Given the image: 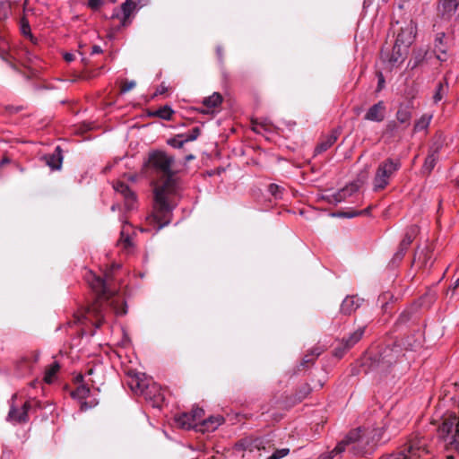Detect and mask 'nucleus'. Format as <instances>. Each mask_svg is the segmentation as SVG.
I'll return each instance as SVG.
<instances>
[{
	"mask_svg": "<svg viewBox=\"0 0 459 459\" xmlns=\"http://www.w3.org/2000/svg\"><path fill=\"white\" fill-rule=\"evenodd\" d=\"M174 163V157L162 151L151 152L145 163L154 186V209L147 217V221L157 230L167 226L171 220L173 205L170 197L176 194L178 187Z\"/></svg>",
	"mask_w": 459,
	"mask_h": 459,
	"instance_id": "1",
	"label": "nucleus"
},
{
	"mask_svg": "<svg viewBox=\"0 0 459 459\" xmlns=\"http://www.w3.org/2000/svg\"><path fill=\"white\" fill-rule=\"evenodd\" d=\"M110 273H105V279L97 276L92 272L87 273L85 280L90 288L98 295L97 299L86 310L84 315L75 314L73 324L82 323L86 319L92 322L96 328H100L104 322V302L103 299H108L113 293L108 290V281L110 279ZM70 325L72 322L68 323Z\"/></svg>",
	"mask_w": 459,
	"mask_h": 459,
	"instance_id": "2",
	"label": "nucleus"
},
{
	"mask_svg": "<svg viewBox=\"0 0 459 459\" xmlns=\"http://www.w3.org/2000/svg\"><path fill=\"white\" fill-rule=\"evenodd\" d=\"M382 429H374L367 435L360 428L351 430L345 437V442L354 444L352 449L361 455L370 453L381 439Z\"/></svg>",
	"mask_w": 459,
	"mask_h": 459,
	"instance_id": "3",
	"label": "nucleus"
},
{
	"mask_svg": "<svg viewBox=\"0 0 459 459\" xmlns=\"http://www.w3.org/2000/svg\"><path fill=\"white\" fill-rule=\"evenodd\" d=\"M128 385L135 394H142L145 399L152 401L153 406H160L164 401L160 388L143 374L134 373V375H130Z\"/></svg>",
	"mask_w": 459,
	"mask_h": 459,
	"instance_id": "4",
	"label": "nucleus"
},
{
	"mask_svg": "<svg viewBox=\"0 0 459 459\" xmlns=\"http://www.w3.org/2000/svg\"><path fill=\"white\" fill-rule=\"evenodd\" d=\"M426 446V440L423 437H415L410 439L401 451L385 455L379 459H430Z\"/></svg>",
	"mask_w": 459,
	"mask_h": 459,
	"instance_id": "5",
	"label": "nucleus"
},
{
	"mask_svg": "<svg viewBox=\"0 0 459 459\" xmlns=\"http://www.w3.org/2000/svg\"><path fill=\"white\" fill-rule=\"evenodd\" d=\"M399 159L388 158L380 162L377 168L373 179V191L378 192L385 189L390 183L391 178L401 169Z\"/></svg>",
	"mask_w": 459,
	"mask_h": 459,
	"instance_id": "6",
	"label": "nucleus"
},
{
	"mask_svg": "<svg viewBox=\"0 0 459 459\" xmlns=\"http://www.w3.org/2000/svg\"><path fill=\"white\" fill-rule=\"evenodd\" d=\"M204 411L202 408H194L190 412H184L175 417V421L178 427L185 429L202 427Z\"/></svg>",
	"mask_w": 459,
	"mask_h": 459,
	"instance_id": "7",
	"label": "nucleus"
},
{
	"mask_svg": "<svg viewBox=\"0 0 459 459\" xmlns=\"http://www.w3.org/2000/svg\"><path fill=\"white\" fill-rule=\"evenodd\" d=\"M419 232H420V230L417 225H411L406 229L404 237L403 238V239L401 240V242L399 244L398 250L394 255V256L391 260V264L394 266L397 265L403 260L409 247L411 246V244L412 243L414 238L417 237Z\"/></svg>",
	"mask_w": 459,
	"mask_h": 459,
	"instance_id": "8",
	"label": "nucleus"
},
{
	"mask_svg": "<svg viewBox=\"0 0 459 459\" xmlns=\"http://www.w3.org/2000/svg\"><path fill=\"white\" fill-rule=\"evenodd\" d=\"M16 398L14 394L12 398V404L10 411L7 415V420L14 423H25L28 421V411L31 408L30 401L25 402L21 408H17L13 404V401Z\"/></svg>",
	"mask_w": 459,
	"mask_h": 459,
	"instance_id": "9",
	"label": "nucleus"
},
{
	"mask_svg": "<svg viewBox=\"0 0 459 459\" xmlns=\"http://www.w3.org/2000/svg\"><path fill=\"white\" fill-rule=\"evenodd\" d=\"M365 332V326L359 327L351 333L348 338H343L341 342V346L335 348L334 355L341 358L348 350L353 347L362 338Z\"/></svg>",
	"mask_w": 459,
	"mask_h": 459,
	"instance_id": "10",
	"label": "nucleus"
},
{
	"mask_svg": "<svg viewBox=\"0 0 459 459\" xmlns=\"http://www.w3.org/2000/svg\"><path fill=\"white\" fill-rule=\"evenodd\" d=\"M407 53L408 48L395 42L391 53L382 50L381 57L384 61H387L392 66H394L403 62Z\"/></svg>",
	"mask_w": 459,
	"mask_h": 459,
	"instance_id": "11",
	"label": "nucleus"
},
{
	"mask_svg": "<svg viewBox=\"0 0 459 459\" xmlns=\"http://www.w3.org/2000/svg\"><path fill=\"white\" fill-rule=\"evenodd\" d=\"M223 98L221 93L213 92L211 96L206 97L203 100V107L196 108V110L202 114H213L215 108H219L222 103Z\"/></svg>",
	"mask_w": 459,
	"mask_h": 459,
	"instance_id": "12",
	"label": "nucleus"
},
{
	"mask_svg": "<svg viewBox=\"0 0 459 459\" xmlns=\"http://www.w3.org/2000/svg\"><path fill=\"white\" fill-rule=\"evenodd\" d=\"M136 7V4L133 0H126L121 5V22L113 26L115 31L119 30L121 28L127 27L131 24V15Z\"/></svg>",
	"mask_w": 459,
	"mask_h": 459,
	"instance_id": "13",
	"label": "nucleus"
},
{
	"mask_svg": "<svg viewBox=\"0 0 459 459\" xmlns=\"http://www.w3.org/2000/svg\"><path fill=\"white\" fill-rule=\"evenodd\" d=\"M386 107L383 100L372 105L364 116L365 120L380 123L385 120Z\"/></svg>",
	"mask_w": 459,
	"mask_h": 459,
	"instance_id": "14",
	"label": "nucleus"
},
{
	"mask_svg": "<svg viewBox=\"0 0 459 459\" xmlns=\"http://www.w3.org/2000/svg\"><path fill=\"white\" fill-rule=\"evenodd\" d=\"M113 188L116 193L119 194L125 201V205L131 209L136 200L135 194L129 188L127 185L121 181H117L113 184Z\"/></svg>",
	"mask_w": 459,
	"mask_h": 459,
	"instance_id": "15",
	"label": "nucleus"
},
{
	"mask_svg": "<svg viewBox=\"0 0 459 459\" xmlns=\"http://www.w3.org/2000/svg\"><path fill=\"white\" fill-rule=\"evenodd\" d=\"M415 26L411 22L404 28H401L397 35L396 43H400L403 47L409 48L415 38Z\"/></svg>",
	"mask_w": 459,
	"mask_h": 459,
	"instance_id": "16",
	"label": "nucleus"
},
{
	"mask_svg": "<svg viewBox=\"0 0 459 459\" xmlns=\"http://www.w3.org/2000/svg\"><path fill=\"white\" fill-rule=\"evenodd\" d=\"M60 146H56L52 153L46 154L42 157L46 164L52 169H60L63 162V154Z\"/></svg>",
	"mask_w": 459,
	"mask_h": 459,
	"instance_id": "17",
	"label": "nucleus"
},
{
	"mask_svg": "<svg viewBox=\"0 0 459 459\" xmlns=\"http://www.w3.org/2000/svg\"><path fill=\"white\" fill-rule=\"evenodd\" d=\"M396 122H398L403 128H407L411 125L412 117V105H400L395 115Z\"/></svg>",
	"mask_w": 459,
	"mask_h": 459,
	"instance_id": "18",
	"label": "nucleus"
},
{
	"mask_svg": "<svg viewBox=\"0 0 459 459\" xmlns=\"http://www.w3.org/2000/svg\"><path fill=\"white\" fill-rule=\"evenodd\" d=\"M117 246L127 253L131 252L133 249L134 244L132 242L130 225H123L120 232V238L117 241Z\"/></svg>",
	"mask_w": 459,
	"mask_h": 459,
	"instance_id": "19",
	"label": "nucleus"
},
{
	"mask_svg": "<svg viewBox=\"0 0 459 459\" xmlns=\"http://www.w3.org/2000/svg\"><path fill=\"white\" fill-rule=\"evenodd\" d=\"M325 351V348L323 346L316 345L307 351L304 355L300 367L303 368H307L311 367L316 359Z\"/></svg>",
	"mask_w": 459,
	"mask_h": 459,
	"instance_id": "20",
	"label": "nucleus"
},
{
	"mask_svg": "<svg viewBox=\"0 0 459 459\" xmlns=\"http://www.w3.org/2000/svg\"><path fill=\"white\" fill-rule=\"evenodd\" d=\"M459 0H439L438 12L443 17L450 18L457 10Z\"/></svg>",
	"mask_w": 459,
	"mask_h": 459,
	"instance_id": "21",
	"label": "nucleus"
},
{
	"mask_svg": "<svg viewBox=\"0 0 459 459\" xmlns=\"http://www.w3.org/2000/svg\"><path fill=\"white\" fill-rule=\"evenodd\" d=\"M360 304L361 299L357 296H347L341 305V313L351 315L360 307Z\"/></svg>",
	"mask_w": 459,
	"mask_h": 459,
	"instance_id": "22",
	"label": "nucleus"
},
{
	"mask_svg": "<svg viewBox=\"0 0 459 459\" xmlns=\"http://www.w3.org/2000/svg\"><path fill=\"white\" fill-rule=\"evenodd\" d=\"M338 133L336 131H332L328 135L325 136L321 142L316 145L315 149L316 154H320L325 151H327L330 147H332L338 139Z\"/></svg>",
	"mask_w": 459,
	"mask_h": 459,
	"instance_id": "23",
	"label": "nucleus"
},
{
	"mask_svg": "<svg viewBox=\"0 0 459 459\" xmlns=\"http://www.w3.org/2000/svg\"><path fill=\"white\" fill-rule=\"evenodd\" d=\"M445 39V33H438L437 34L436 39H435V46H434V51L437 55V59L440 61H446V44L444 42Z\"/></svg>",
	"mask_w": 459,
	"mask_h": 459,
	"instance_id": "24",
	"label": "nucleus"
},
{
	"mask_svg": "<svg viewBox=\"0 0 459 459\" xmlns=\"http://www.w3.org/2000/svg\"><path fill=\"white\" fill-rule=\"evenodd\" d=\"M224 422V419L221 416H211L208 419L204 420L202 421V427L200 428L201 431H213L220 425Z\"/></svg>",
	"mask_w": 459,
	"mask_h": 459,
	"instance_id": "25",
	"label": "nucleus"
},
{
	"mask_svg": "<svg viewBox=\"0 0 459 459\" xmlns=\"http://www.w3.org/2000/svg\"><path fill=\"white\" fill-rule=\"evenodd\" d=\"M174 113L175 112H174V110L172 109V108L170 106L165 105L163 107H160V108H158L155 111L150 112L149 116L150 117H160L161 119L169 121V120L172 119V117H173Z\"/></svg>",
	"mask_w": 459,
	"mask_h": 459,
	"instance_id": "26",
	"label": "nucleus"
},
{
	"mask_svg": "<svg viewBox=\"0 0 459 459\" xmlns=\"http://www.w3.org/2000/svg\"><path fill=\"white\" fill-rule=\"evenodd\" d=\"M400 126L401 125L395 120L389 121L385 126L384 134L389 137H401L402 132Z\"/></svg>",
	"mask_w": 459,
	"mask_h": 459,
	"instance_id": "27",
	"label": "nucleus"
},
{
	"mask_svg": "<svg viewBox=\"0 0 459 459\" xmlns=\"http://www.w3.org/2000/svg\"><path fill=\"white\" fill-rule=\"evenodd\" d=\"M431 119H432L431 114H423L419 119H417L415 121L414 126H413V132L417 133V132L426 130L429 127Z\"/></svg>",
	"mask_w": 459,
	"mask_h": 459,
	"instance_id": "28",
	"label": "nucleus"
},
{
	"mask_svg": "<svg viewBox=\"0 0 459 459\" xmlns=\"http://www.w3.org/2000/svg\"><path fill=\"white\" fill-rule=\"evenodd\" d=\"M437 159H438V156H437V152L436 151L430 152L425 159V161H424V164L422 167L423 173L429 174L432 171V169H434V167L436 166Z\"/></svg>",
	"mask_w": 459,
	"mask_h": 459,
	"instance_id": "29",
	"label": "nucleus"
},
{
	"mask_svg": "<svg viewBox=\"0 0 459 459\" xmlns=\"http://www.w3.org/2000/svg\"><path fill=\"white\" fill-rule=\"evenodd\" d=\"M60 369V365L57 361H54L45 371L44 381L47 384H52L56 379V374Z\"/></svg>",
	"mask_w": 459,
	"mask_h": 459,
	"instance_id": "30",
	"label": "nucleus"
},
{
	"mask_svg": "<svg viewBox=\"0 0 459 459\" xmlns=\"http://www.w3.org/2000/svg\"><path fill=\"white\" fill-rule=\"evenodd\" d=\"M359 186L357 184H351L347 186L346 187L342 188L341 191H339L335 195V200L337 202H342L344 200L348 195H351L352 193L358 191Z\"/></svg>",
	"mask_w": 459,
	"mask_h": 459,
	"instance_id": "31",
	"label": "nucleus"
},
{
	"mask_svg": "<svg viewBox=\"0 0 459 459\" xmlns=\"http://www.w3.org/2000/svg\"><path fill=\"white\" fill-rule=\"evenodd\" d=\"M448 89L447 82L446 81L439 82L437 85L436 92L433 96V100L435 103L440 101L444 96L446 94Z\"/></svg>",
	"mask_w": 459,
	"mask_h": 459,
	"instance_id": "32",
	"label": "nucleus"
},
{
	"mask_svg": "<svg viewBox=\"0 0 459 459\" xmlns=\"http://www.w3.org/2000/svg\"><path fill=\"white\" fill-rule=\"evenodd\" d=\"M201 130L198 126L194 127L189 133H184L178 134V138H183V142H192L198 138Z\"/></svg>",
	"mask_w": 459,
	"mask_h": 459,
	"instance_id": "33",
	"label": "nucleus"
},
{
	"mask_svg": "<svg viewBox=\"0 0 459 459\" xmlns=\"http://www.w3.org/2000/svg\"><path fill=\"white\" fill-rule=\"evenodd\" d=\"M90 394V389L84 385H79L75 390L72 391L71 395L75 399H85Z\"/></svg>",
	"mask_w": 459,
	"mask_h": 459,
	"instance_id": "34",
	"label": "nucleus"
},
{
	"mask_svg": "<svg viewBox=\"0 0 459 459\" xmlns=\"http://www.w3.org/2000/svg\"><path fill=\"white\" fill-rule=\"evenodd\" d=\"M394 299V295L391 292H384L378 297V303L381 305L384 312L387 311L389 302Z\"/></svg>",
	"mask_w": 459,
	"mask_h": 459,
	"instance_id": "35",
	"label": "nucleus"
},
{
	"mask_svg": "<svg viewBox=\"0 0 459 459\" xmlns=\"http://www.w3.org/2000/svg\"><path fill=\"white\" fill-rule=\"evenodd\" d=\"M20 30L23 36L32 39L30 22L25 16H22L20 20Z\"/></svg>",
	"mask_w": 459,
	"mask_h": 459,
	"instance_id": "36",
	"label": "nucleus"
},
{
	"mask_svg": "<svg viewBox=\"0 0 459 459\" xmlns=\"http://www.w3.org/2000/svg\"><path fill=\"white\" fill-rule=\"evenodd\" d=\"M270 194L275 198H281L283 188L276 184H270L268 186Z\"/></svg>",
	"mask_w": 459,
	"mask_h": 459,
	"instance_id": "37",
	"label": "nucleus"
},
{
	"mask_svg": "<svg viewBox=\"0 0 459 459\" xmlns=\"http://www.w3.org/2000/svg\"><path fill=\"white\" fill-rule=\"evenodd\" d=\"M104 1L103 0H88L87 6L91 11H98L100 8L103 5Z\"/></svg>",
	"mask_w": 459,
	"mask_h": 459,
	"instance_id": "38",
	"label": "nucleus"
},
{
	"mask_svg": "<svg viewBox=\"0 0 459 459\" xmlns=\"http://www.w3.org/2000/svg\"><path fill=\"white\" fill-rule=\"evenodd\" d=\"M289 452L290 450L288 448L278 449L267 459H280L286 456L289 454Z\"/></svg>",
	"mask_w": 459,
	"mask_h": 459,
	"instance_id": "39",
	"label": "nucleus"
},
{
	"mask_svg": "<svg viewBox=\"0 0 459 459\" xmlns=\"http://www.w3.org/2000/svg\"><path fill=\"white\" fill-rule=\"evenodd\" d=\"M135 85L136 83L134 81H125L121 85L120 91L122 93L127 92L134 89Z\"/></svg>",
	"mask_w": 459,
	"mask_h": 459,
	"instance_id": "40",
	"label": "nucleus"
},
{
	"mask_svg": "<svg viewBox=\"0 0 459 459\" xmlns=\"http://www.w3.org/2000/svg\"><path fill=\"white\" fill-rule=\"evenodd\" d=\"M169 143L172 146V147H175V148H182L184 146V144L186 143V142H183V138H178V134L169 141Z\"/></svg>",
	"mask_w": 459,
	"mask_h": 459,
	"instance_id": "41",
	"label": "nucleus"
},
{
	"mask_svg": "<svg viewBox=\"0 0 459 459\" xmlns=\"http://www.w3.org/2000/svg\"><path fill=\"white\" fill-rule=\"evenodd\" d=\"M377 76L378 78L377 91H380L385 86V77L380 71L377 73Z\"/></svg>",
	"mask_w": 459,
	"mask_h": 459,
	"instance_id": "42",
	"label": "nucleus"
},
{
	"mask_svg": "<svg viewBox=\"0 0 459 459\" xmlns=\"http://www.w3.org/2000/svg\"><path fill=\"white\" fill-rule=\"evenodd\" d=\"M410 319H411V313H410V312H408V311H403V312L400 315V316H399V318H398V322H399L400 324H403V323L408 322Z\"/></svg>",
	"mask_w": 459,
	"mask_h": 459,
	"instance_id": "43",
	"label": "nucleus"
},
{
	"mask_svg": "<svg viewBox=\"0 0 459 459\" xmlns=\"http://www.w3.org/2000/svg\"><path fill=\"white\" fill-rule=\"evenodd\" d=\"M350 445L348 442H345V439L342 440L334 448L333 451L336 453H342L345 450V446Z\"/></svg>",
	"mask_w": 459,
	"mask_h": 459,
	"instance_id": "44",
	"label": "nucleus"
},
{
	"mask_svg": "<svg viewBox=\"0 0 459 459\" xmlns=\"http://www.w3.org/2000/svg\"><path fill=\"white\" fill-rule=\"evenodd\" d=\"M121 17H122V13H121V10H117V9H115L111 17H110V20L114 21L115 19H117L119 20V23L121 22Z\"/></svg>",
	"mask_w": 459,
	"mask_h": 459,
	"instance_id": "45",
	"label": "nucleus"
},
{
	"mask_svg": "<svg viewBox=\"0 0 459 459\" xmlns=\"http://www.w3.org/2000/svg\"><path fill=\"white\" fill-rule=\"evenodd\" d=\"M167 91H168V87H167L164 83H161V84L158 87V89H157V91H156V93H155V94H156V95H157V94H163V93H165Z\"/></svg>",
	"mask_w": 459,
	"mask_h": 459,
	"instance_id": "46",
	"label": "nucleus"
},
{
	"mask_svg": "<svg viewBox=\"0 0 459 459\" xmlns=\"http://www.w3.org/2000/svg\"><path fill=\"white\" fill-rule=\"evenodd\" d=\"M303 389H304V393L302 395H299V400L304 399L310 392V388L307 385L303 387Z\"/></svg>",
	"mask_w": 459,
	"mask_h": 459,
	"instance_id": "47",
	"label": "nucleus"
},
{
	"mask_svg": "<svg viewBox=\"0 0 459 459\" xmlns=\"http://www.w3.org/2000/svg\"><path fill=\"white\" fill-rule=\"evenodd\" d=\"M101 52H102V49L100 46L95 45L91 48V54H100Z\"/></svg>",
	"mask_w": 459,
	"mask_h": 459,
	"instance_id": "48",
	"label": "nucleus"
},
{
	"mask_svg": "<svg viewBox=\"0 0 459 459\" xmlns=\"http://www.w3.org/2000/svg\"><path fill=\"white\" fill-rule=\"evenodd\" d=\"M216 52H217V55H218L219 58L221 60H222V57H223V48L219 46V47L216 48Z\"/></svg>",
	"mask_w": 459,
	"mask_h": 459,
	"instance_id": "49",
	"label": "nucleus"
},
{
	"mask_svg": "<svg viewBox=\"0 0 459 459\" xmlns=\"http://www.w3.org/2000/svg\"><path fill=\"white\" fill-rule=\"evenodd\" d=\"M252 124L254 126L253 129L255 132H258V129H257L258 126H263V125L261 123H257L256 121H252Z\"/></svg>",
	"mask_w": 459,
	"mask_h": 459,
	"instance_id": "50",
	"label": "nucleus"
},
{
	"mask_svg": "<svg viewBox=\"0 0 459 459\" xmlns=\"http://www.w3.org/2000/svg\"><path fill=\"white\" fill-rule=\"evenodd\" d=\"M10 162V160L7 158V157H4L1 161H0V166L4 165V164H6V163H9Z\"/></svg>",
	"mask_w": 459,
	"mask_h": 459,
	"instance_id": "51",
	"label": "nucleus"
},
{
	"mask_svg": "<svg viewBox=\"0 0 459 459\" xmlns=\"http://www.w3.org/2000/svg\"><path fill=\"white\" fill-rule=\"evenodd\" d=\"M65 58L67 61H71L73 59V56L72 54H65Z\"/></svg>",
	"mask_w": 459,
	"mask_h": 459,
	"instance_id": "52",
	"label": "nucleus"
},
{
	"mask_svg": "<svg viewBox=\"0 0 459 459\" xmlns=\"http://www.w3.org/2000/svg\"><path fill=\"white\" fill-rule=\"evenodd\" d=\"M354 111L356 112V114L359 115L360 113V111H361V108H354Z\"/></svg>",
	"mask_w": 459,
	"mask_h": 459,
	"instance_id": "53",
	"label": "nucleus"
},
{
	"mask_svg": "<svg viewBox=\"0 0 459 459\" xmlns=\"http://www.w3.org/2000/svg\"><path fill=\"white\" fill-rule=\"evenodd\" d=\"M117 314L124 315L126 313V309H123L122 311H117Z\"/></svg>",
	"mask_w": 459,
	"mask_h": 459,
	"instance_id": "54",
	"label": "nucleus"
},
{
	"mask_svg": "<svg viewBox=\"0 0 459 459\" xmlns=\"http://www.w3.org/2000/svg\"><path fill=\"white\" fill-rule=\"evenodd\" d=\"M27 4H28V0H25L23 3V11H25V9L27 7Z\"/></svg>",
	"mask_w": 459,
	"mask_h": 459,
	"instance_id": "55",
	"label": "nucleus"
},
{
	"mask_svg": "<svg viewBox=\"0 0 459 459\" xmlns=\"http://www.w3.org/2000/svg\"><path fill=\"white\" fill-rule=\"evenodd\" d=\"M459 287V278L456 280L455 283V289Z\"/></svg>",
	"mask_w": 459,
	"mask_h": 459,
	"instance_id": "56",
	"label": "nucleus"
},
{
	"mask_svg": "<svg viewBox=\"0 0 459 459\" xmlns=\"http://www.w3.org/2000/svg\"><path fill=\"white\" fill-rule=\"evenodd\" d=\"M193 158H194V156H193V155H189V156H187V157H186V159H187V160H191V159H193Z\"/></svg>",
	"mask_w": 459,
	"mask_h": 459,
	"instance_id": "57",
	"label": "nucleus"
},
{
	"mask_svg": "<svg viewBox=\"0 0 459 459\" xmlns=\"http://www.w3.org/2000/svg\"><path fill=\"white\" fill-rule=\"evenodd\" d=\"M446 459H454V456H453V455H448V456L446 457Z\"/></svg>",
	"mask_w": 459,
	"mask_h": 459,
	"instance_id": "58",
	"label": "nucleus"
},
{
	"mask_svg": "<svg viewBox=\"0 0 459 459\" xmlns=\"http://www.w3.org/2000/svg\"><path fill=\"white\" fill-rule=\"evenodd\" d=\"M368 210H369V208L366 209L364 212H360L359 213H362V212H368Z\"/></svg>",
	"mask_w": 459,
	"mask_h": 459,
	"instance_id": "59",
	"label": "nucleus"
},
{
	"mask_svg": "<svg viewBox=\"0 0 459 459\" xmlns=\"http://www.w3.org/2000/svg\"><path fill=\"white\" fill-rule=\"evenodd\" d=\"M244 446V444L242 442L237 445V446Z\"/></svg>",
	"mask_w": 459,
	"mask_h": 459,
	"instance_id": "60",
	"label": "nucleus"
},
{
	"mask_svg": "<svg viewBox=\"0 0 459 459\" xmlns=\"http://www.w3.org/2000/svg\"><path fill=\"white\" fill-rule=\"evenodd\" d=\"M456 182H457V185L459 186V176H458V178L456 179Z\"/></svg>",
	"mask_w": 459,
	"mask_h": 459,
	"instance_id": "61",
	"label": "nucleus"
},
{
	"mask_svg": "<svg viewBox=\"0 0 459 459\" xmlns=\"http://www.w3.org/2000/svg\"><path fill=\"white\" fill-rule=\"evenodd\" d=\"M111 2L115 3V2H117V0H111Z\"/></svg>",
	"mask_w": 459,
	"mask_h": 459,
	"instance_id": "62",
	"label": "nucleus"
}]
</instances>
